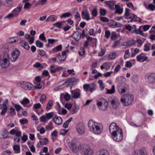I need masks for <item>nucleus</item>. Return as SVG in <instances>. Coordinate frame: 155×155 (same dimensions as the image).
I'll return each mask as SVG.
<instances>
[{"instance_id": "nucleus-1", "label": "nucleus", "mask_w": 155, "mask_h": 155, "mask_svg": "<svg viewBox=\"0 0 155 155\" xmlns=\"http://www.w3.org/2000/svg\"><path fill=\"white\" fill-rule=\"evenodd\" d=\"M111 137L115 141L119 142L123 138V133L121 129L117 124L113 122L109 127Z\"/></svg>"}, {"instance_id": "nucleus-2", "label": "nucleus", "mask_w": 155, "mask_h": 155, "mask_svg": "<svg viewBox=\"0 0 155 155\" xmlns=\"http://www.w3.org/2000/svg\"><path fill=\"white\" fill-rule=\"evenodd\" d=\"M89 128L91 131L95 134H99L102 131L100 124L92 120H89L88 123Z\"/></svg>"}, {"instance_id": "nucleus-3", "label": "nucleus", "mask_w": 155, "mask_h": 155, "mask_svg": "<svg viewBox=\"0 0 155 155\" xmlns=\"http://www.w3.org/2000/svg\"><path fill=\"white\" fill-rule=\"evenodd\" d=\"M134 100L133 96L131 94H125L121 98V101L126 106L130 105Z\"/></svg>"}, {"instance_id": "nucleus-4", "label": "nucleus", "mask_w": 155, "mask_h": 155, "mask_svg": "<svg viewBox=\"0 0 155 155\" xmlns=\"http://www.w3.org/2000/svg\"><path fill=\"white\" fill-rule=\"evenodd\" d=\"M76 129L79 135H82L85 133V130L84 126L82 123L78 124L76 127Z\"/></svg>"}, {"instance_id": "nucleus-5", "label": "nucleus", "mask_w": 155, "mask_h": 155, "mask_svg": "<svg viewBox=\"0 0 155 155\" xmlns=\"http://www.w3.org/2000/svg\"><path fill=\"white\" fill-rule=\"evenodd\" d=\"M20 54V51L18 49H13L11 54L12 57L11 58V61L12 62L15 61Z\"/></svg>"}, {"instance_id": "nucleus-6", "label": "nucleus", "mask_w": 155, "mask_h": 155, "mask_svg": "<svg viewBox=\"0 0 155 155\" xmlns=\"http://www.w3.org/2000/svg\"><path fill=\"white\" fill-rule=\"evenodd\" d=\"M5 55L7 57V58H4L2 59L1 57L0 59V64L2 68H4L7 67L9 65V63L7 58H8V54H6Z\"/></svg>"}, {"instance_id": "nucleus-7", "label": "nucleus", "mask_w": 155, "mask_h": 155, "mask_svg": "<svg viewBox=\"0 0 155 155\" xmlns=\"http://www.w3.org/2000/svg\"><path fill=\"white\" fill-rule=\"evenodd\" d=\"M54 114V112L46 113L45 115H43L40 117L41 120L43 122H46L51 118Z\"/></svg>"}, {"instance_id": "nucleus-8", "label": "nucleus", "mask_w": 155, "mask_h": 155, "mask_svg": "<svg viewBox=\"0 0 155 155\" xmlns=\"http://www.w3.org/2000/svg\"><path fill=\"white\" fill-rule=\"evenodd\" d=\"M126 84L124 83H122L120 84L118 87V89L119 93L121 94H123L126 91L127 87Z\"/></svg>"}, {"instance_id": "nucleus-9", "label": "nucleus", "mask_w": 155, "mask_h": 155, "mask_svg": "<svg viewBox=\"0 0 155 155\" xmlns=\"http://www.w3.org/2000/svg\"><path fill=\"white\" fill-rule=\"evenodd\" d=\"M69 51L68 50H66L62 52L61 55L59 53L57 54V56L60 61H64L66 58V53H68Z\"/></svg>"}, {"instance_id": "nucleus-10", "label": "nucleus", "mask_w": 155, "mask_h": 155, "mask_svg": "<svg viewBox=\"0 0 155 155\" xmlns=\"http://www.w3.org/2000/svg\"><path fill=\"white\" fill-rule=\"evenodd\" d=\"M21 87L26 90H32L34 85L28 82H25L21 85Z\"/></svg>"}, {"instance_id": "nucleus-11", "label": "nucleus", "mask_w": 155, "mask_h": 155, "mask_svg": "<svg viewBox=\"0 0 155 155\" xmlns=\"http://www.w3.org/2000/svg\"><path fill=\"white\" fill-rule=\"evenodd\" d=\"M137 61L139 62H143L144 61H148L149 59L148 57L145 56L141 55V54H139L137 56Z\"/></svg>"}, {"instance_id": "nucleus-12", "label": "nucleus", "mask_w": 155, "mask_h": 155, "mask_svg": "<svg viewBox=\"0 0 155 155\" xmlns=\"http://www.w3.org/2000/svg\"><path fill=\"white\" fill-rule=\"evenodd\" d=\"M100 101L97 102V105L100 107L102 105V104L105 107H107L108 106V103L106 99L103 98H101L100 99Z\"/></svg>"}, {"instance_id": "nucleus-13", "label": "nucleus", "mask_w": 155, "mask_h": 155, "mask_svg": "<svg viewBox=\"0 0 155 155\" xmlns=\"http://www.w3.org/2000/svg\"><path fill=\"white\" fill-rule=\"evenodd\" d=\"M71 37L73 38L76 41H78L81 38L80 32L78 31H74Z\"/></svg>"}, {"instance_id": "nucleus-14", "label": "nucleus", "mask_w": 155, "mask_h": 155, "mask_svg": "<svg viewBox=\"0 0 155 155\" xmlns=\"http://www.w3.org/2000/svg\"><path fill=\"white\" fill-rule=\"evenodd\" d=\"M82 18L88 21L90 19L89 13L86 10H83L82 12Z\"/></svg>"}, {"instance_id": "nucleus-15", "label": "nucleus", "mask_w": 155, "mask_h": 155, "mask_svg": "<svg viewBox=\"0 0 155 155\" xmlns=\"http://www.w3.org/2000/svg\"><path fill=\"white\" fill-rule=\"evenodd\" d=\"M83 88L86 91H90L91 92H92L95 89L94 87H91L90 84H84L83 85Z\"/></svg>"}, {"instance_id": "nucleus-16", "label": "nucleus", "mask_w": 155, "mask_h": 155, "mask_svg": "<svg viewBox=\"0 0 155 155\" xmlns=\"http://www.w3.org/2000/svg\"><path fill=\"white\" fill-rule=\"evenodd\" d=\"M54 66L53 65H51L50 68L51 69L50 71V72L51 74L54 73L58 71H60L63 69V68L61 67L58 66L57 67L54 68Z\"/></svg>"}, {"instance_id": "nucleus-17", "label": "nucleus", "mask_w": 155, "mask_h": 155, "mask_svg": "<svg viewBox=\"0 0 155 155\" xmlns=\"http://www.w3.org/2000/svg\"><path fill=\"white\" fill-rule=\"evenodd\" d=\"M53 120L54 122L58 125H60L62 123V118L60 117H58L57 115H55Z\"/></svg>"}, {"instance_id": "nucleus-18", "label": "nucleus", "mask_w": 155, "mask_h": 155, "mask_svg": "<svg viewBox=\"0 0 155 155\" xmlns=\"http://www.w3.org/2000/svg\"><path fill=\"white\" fill-rule=\"evenodd\" d=\"M110 103L111 105L113 106H119L120 102L119 100L117 98L115 97L110 101Z\"/></svg>"}, {"instance_id": "nucleus-19", "label": "nucleus", "mask_w": 155, "mask_h": 155, "mask_svg": "<svg viewBox=\"0 0 155 155\" xmlns=\"http://www.w3.org/2000/svg\"><path fill=\"white\" fill-rule=\"evenodd\" d=\"M70 111V114H73L76 113L79 109V107H65Z\"/></svg>"}, {"instance_id": "nucleus-20", "label": "nucleus", "mask_w": 155, "mask_h": 155, "mask_svg": "<svg viewBox=\"0 0 155 155\" xmlns=\"http://www.w3.org/2000/svg\"><path fill=\"white\" fill-rule=\"evenodd\" d=\"M19 44L20 46L27 50H29L30 48V46L28 43L24 41H21Z\"/></svg>"}, {"instance_id": "nucleus-21", "label": "nucleus", "mask_w": 155, "mask_h": 155, "mask_svg": "<svg viewBox=\"0 0 155 155\" xmlns=\"http://www.w3.org/2000/svg\"><path fill=\"white\" fill-rule=\"evenodd\" d=\"M148 78L150 83H152L155 82V74L152 73L148 77Z\"/></svg>"}, {"instance_id": "nucleus-22", "label": "nucleus", "mask_w": 155, "mask_h": 155, "mask_svg": "<svg viewBox=\"0 0 155 155\" xmlns=\"http://www.w3.org/2000/svg\"><path fill=\"white\" fill-rule=\"evenodd\" d=\"M71 92H72V94L74 97L75 98H78L81 95L80 91L78 90V91H71Z\"/></svg>"}, {"instance_id": "nucleus-23", "label": "nucleus", "mask_w": 155, "mask_h": 155, "mask_svg": "<svg viewBox=\"0 0 155 155\" xmlns=\"http://www.w3.org/2000/svg\"><path fill=\"white\" fill-rule=\"evenodd\" d=\"M97 155H109V153L106 150H101L97 152Z\"/></svg>"}, {"instance_id": "nucleus-24", "label": "nucleus", "mask_w": 155, "mask_h": 155, "mask_svg": "<svg viewBox=\"0 0 155 155\" xmlns=\"http://www.w3.org/2000/svg\"><path fill=\"white\" fill-rule=\"evenodd\" d=\"M126 43L127 46L129 47L134 45L136 43V41L134 39L132 38L130 39Z\"/></svg>"}, {"instance_id": "nucleus-25", "label": "nucleus", "mask_w": 155, "mask_h": 155, "mask_svg": "<svg viewBox=\"0 0 155 155\" xmlns=\"http://www.w3.org/2000/svg\"><path fill=\"white\" fill-rule=\"evenodd\" d=\"M105 3L109 6V8L111 10L113 9L114 4V1H106Z\"/></svg>"}, {"instance_id": "nucleus-26", "label": "nucleus", "mask_w": 155, "mask_h": 155, "mask_svg": "<svg viewBox=\"0 0 155 155\" xmlns=\"http://www.w3.org/2000/svg\"><path fill=\"white\" fill-rule=\"evenodd\" d=\"M21 133L20 131H17L16 133V137L15 138L14 140L16 141L17 139H18L17 142L18 143L20 141L21 138Z\"/></svg>"}, {"instance_id": "nucleus-27", "label": "nucleus", "mask_w": 155, "mask_h": 155, "mask_svg": "<svg viewBox=\"0 0 155 155\" xmlns=\"http://www.w3.org/2000/svg\"><path fill=\"white\" fill-rule=\"evenodd\" d=\"M129 10L130 9L128 8H126L125 9L124 15L126 19L131 18V14H130Z\"/></svg>"}, {"instance_id": "nucleus-28", "label": "nucleus", "mask_w": 155, "mask_h": 155, "mask_svg": "<svg viewBox=\"0 0 155 155\" xmlns=\"http://www.w3.org/2000/svg\"><path fill=\"white\" fill-rule=\"evenodd\" d=\"M84 153V155H93V151L89 148L86 149Z\"/></svg>"}, {"instance_id": "nucleus-29", "label": "nucleus", "mask_w": 155, "mask_h": 155, "mask_svg": "<svg viewBox=\"0 0 155 155\" xmlns=\"http://www.w3.org/2000/svg\"><path fill=\"white\" fill-rule=\"evenodd\" d=\"M77 81L76 78H68L65 81V83H72L74 82H77Z\"/></svg>"}, {"instance_id": "nucleus-30", "label": "nucleus", "mask_w": 155, "mask_h": 155, "mask_svg": "<svg viewBox=\"0 0 155 155\" xmlns=\"http://www.w3.org/2000/svg\"><path fill=\"white\" fill-rule=\"evenodd\" d=\"M18 38L17 37H13L10 38L8 40V42L10 43H12L18 42Z\"/></svg>"}, {"instance_id": "nucleus-31", "label": "nucleus", "mask_w": 155, "mask_h": 155, "mask_svg": "<svg viewBox=\"0 0 155 155\" xmlns=\"http://www.w3.org/2000/svg\"><path fill=\"white\" fill-rule=\"evenodd\" d=\"M115 86L114 85L112 86L110 90H107L106 92L107 94H112L115 93Z\"/></svg>"}, {"instance_id": "nucleus-32", "label": "nucleus", "mask_w": 155, "mask_h": 155, "mask_svg": "<svg viewBox=\"0 0 155 155\" xmlns=\"http://www.w3.org/2000/svg\"><path fill=\"white\" fill-rule=\"evenodd\" d=\"M75 144L73 141H71L69 143V147L72 150L73 152H74L75 150H74V148L75 147Z\"/></svg>"}, {"instance_id": "nucleus-33", "label": "nucleus", "mask_w": 155, "mask_h": 155, "mask_svg": "<svg viewBox=\"0 0 155 155\" xmlns=\"http://www.w3.org/2000/svg\"><path fill=\"white\" fill-rule=\"evenodd\" d=\"M62 48V46L61 45H58L55 48L52 49V51L54 52H56V51H61Z\"/></svg>"}, {"instance_id": "nucleus-34", "label": "nucleus", "mask_w": 155, "mask_h": 155, "mask_svg": "<svg viewBox=\"0 0 155 155\" xmlns=\"http://www.w3.org/2000/svg\"><path fill=\"white\" fill-rule=\"evenodd\" d=\"M116 53L114 51L110 53L108 55L109 58L110 60L114 59L116 57Z\"/></svg>"}, {"instance_id": "nucleus-35", "label": "nucleus", "mask_w": 155, "mask_h": 155, "mask_svg": "<svg viewBox=\"0 0 155 155\" xmlns=\"http://www.w3.org/2000/svg\"><path fill=\"white\" fill-rule=\"evenodd\" d=\"M144 151L143 150H139L135 151L134 155H145Z\"/></svg>"}, {"instance_id": "nucleus-36", "label": "nucleus", "mask_w": 155, "mask_h": 155, "mask_svg": "<svg viewBox=\"0 0 155 155\" xmlns=\"http://www.w3.org/2000/svg\"><path fill=\"white\" fill-rule=\"evenodd\" d=\"M133 32L136 33L137 34H139L143 36L144 35V33L140 28L135 29V30H133Z\"/></svg>"}, {"instance_id": "nucleus-37", "label": "nucleus", "mask_w": 155, "mask_h": 155, "mask_svg": "<svg viewBox=\"0 0 155 155\" xmlns=\"http://www.w3.org/2000/svg\"><path fill=\"white\" fill-rule=\"evenodd\" d=\"M132 80L134 83H137L139 81V77L137 75H134L132 78Z\"/></svg>"}, {"instance_id": "nucleus-38", "label": "nucleus", "mask_w": 155, "mask_h": 155, "mask_svg": "<svg viewBox=\"0 0 155 155\" xmlns=\"http://www.w3.org/2000/svg\"><path fill=\"white\" fill-rule=\"evenodd\" d=\"M29 100L27 98H25L23 99L21 101V104L23 105L24 106L26 104H28L29 103Z\"/></svg>"}, {"instance_id": "nucleus-39", "label": "nucleus", "mask_w": 155, "mask_h": 155, "mask_svg": "<svg viewBox=\"0 0 155 155\" xmlns=\"http://www.w3.org/2000/svg\"><path fill=\"white\" fill-rule=\"evenodd\" d=\"M85 53V50L84 48H81L79 51V54L80 56H83Z\"/></svg>"}, {"instance_id": "nucleus-40", "label": "nucleus", "mask_w": 155, "mask_h": 155, "mask_svg": "<svg viewBox=\"0 0 155 155\" xmlns=\"http://www.w3.org/2000/svg\"><path fill=\"white\" fill-rule=\"evenodd\" d=\"M46 130H50L53 128V127L51 122H50L48 125L45 127Z\"/></svg>"}, {"instance_id": "nucleus-41", "label": "nucleus", "mask_w": 155, "mask_h": 155, "mask_svg": "<svg viewBox=\"0 0 155 155\" xmlns=\"http://www.w3.org/2000/svg\"><path fill=\"white\" fill-rule=\"evenodd\" d=\"M64 21H62L61 22H57L53 24V25L59 28H61L62 27V24L63 23H64Z\"/></svg>"}, {"instance_id": "nucleus-42", "label": "nucleus", "mask_w": 155, "mask_h": 155, "mask_svg": "<svg viewBox=\"0 0 155 155\" xmlns=\"http://www.w3.org/2000/svg\"><path fill=\"white\" fill-rule=\"evenodd\" d=\"M36 45L39 48H42L43 45V43L40 41L38 40H37L36 41Z\"/></svg>"}, {"instance_id": "nucleus-43", "label": "nucleus", "mask_w": 155, "mask_h": 155, "mask_svg": "<svg viewBox=\"0 0 155 155\" xmlns=\"http://www.w3.org/2000/svg\"><path fill=\"white\" fill-rule=\"evenodd\" d=\"M117 38L116 32H112L111 33V35L110 38L112 40H114Z\"/></svg>"}, {"instance_id": "nucleus-44", "label": "nucleus", "mask_w": 155, "mask_h": 155, "mask_svg": "<svg viewBox=\"0 0 155 155\" xmlns=\"http://www.w3.org/2000/svg\"><path fill=\"white\" fill-rule=\"evenodd\" d=\"M39 38L43 41H46V38L45 36L44 33H42L39 36Z\"/></svg>"}, {"instance_id": "nucleus-45", "label": "nucleus", "mask_w": 155, "mask_h": 155, "mask_svg": "<svg viewBox=\"0 0 155 155\" xmlns=\"http://www.w3.org/2000/svg\"><path fill=\"white\" fill-rule=\"evenodd\" d=\"M8 132L7 130L4 129L3 130V134H2V138L4 139L7 137Z\"/></svg>"}, {"instance_id": "nucleus-46", "label": "nucleus", "mask_w": 155, "mask_h": 155, "mask_svg": "<svg viewBox=\"0 0 155 155\" xmlns=\"http://www.w3.org/2000/svg\"><path fill=\"white\" fill-rule=\"evenodd\" d=\"M40 107H34L35 111L38 114L43 111V110L42 109L40 108Z\"/></svg>"}, {"instance_id": "nucleus-47", "label": "nucleus", "mask_w": 155, "mask_h": 155, "mask_svg": "<svg viewBox=\"0 0 155 155\" xmlns=\"http://www.w3.org/2000/svg\"><path fill=\"white\" fill-rule=\"evenodd\" d=\"M71 13L67 12L61 15L60 16V18H66L67 17H69L70 16Z\"/></svg>"}, {"instance_id": "nucleus-48", "label": "nucleus", "mask_w": 155, "mask_h": 155, "mask_svg": "<svg viewBox=\"0 0 155 155\" xmlns=\"http://www.w3.org/2000/svg\"><path fill=\"white\" fill-rule=\"evenodd\" d=\"M104 65V66L105 69L107 70L109 69L110 67V66L109 63L108 62H105L103 64Z\"/></svg>"}, {"instance_id": "nucleus-49", "label": "nucleus", "mask_w": 155, "mask_h": 155, "mask_svg": "<svg viewBox=\"0 0 155 155\" xmlns=\"http://www.w3.org/2000/svg\"><path fill=\"white\" fill-rule=\"evenodd\" d=\"M50 18V21L52 22H54L56 20L57 17L54 15H51L49 16Z\"/></svg>"}, {"instance_id": "nucleus-50", "label": "nucleus", "mask_w": 155, "mask_h": 155, "mask_svg": "<svg viewBox=\"0 0 155 155\" xmlns=\"http://www.w3.org/2000/svg\"><path fill=\"white\" fill-rule=\"evenodd\" d=\"M97 11L96 8H94L92 10V15L93 16H96L97 15Z\"/></svg>"}, {"instance_id": "nucleus-51", "label": "nucleus", "mask_w": 155, "mask_h": 155, "mask_svg": "<svg viewBox=\"0 0 155 155\" xmlns=\"http://www.w3.org/2000/svg\"><path fill=\"white\" fill-rule=\"evenodd\" d=\"M46 100V97L45 94H43L41 95L40 99V101L42 103H45Z\"/></svg>"}, {"instance_id": "nucleus-52", "label": "nucleus", "mask_w": 155, "mask_h": 155, "mask_svg": "<svg viewBox=\"0 0 155 155\" xmlns=\"http://www.w3.org/2000/svg\"><path fill=\"white\" fill-rule=\"evenodd\" d=\"M100 20L104 22H108L109 21V19L106 17H102L100 18Z\"/></svg>"}, {"instance_id": "nucleus-53", "label": "nucleus", "mask_w": 155, "mask_h": 155, "mask_svg": "<svg viewBox=\"0 0 155 155\" xmlns=\"http://www.w3.org/2000/svg\"><path fill=\"white\" fill-rule=\"evenodd\" d=\"M33 66L35 68H42L41 64L39 62H36L34 65Z\"/></svg>"}, {"instance_id": "nucleus-54", "label": "nucleus", "mask_w": 155, "mask_h": 155, "mask_svg": "<svg viewBox=\"0 0 155 155\" xmlns=\"http://www.w3.org/2000/svg\"><path fill=\"white\" fill-rule=\"evenodd\" d=\"M110 32L109 31H106L105 32V37L107 38H108L110 35Z\"/></svg>"}, {"instance_id": "nucleus-55", "label": "nucleus", "mask_w": 155, "mask_h": 155, "mask_svg": "<svg viewBox=\"0 0 155 155\" xmlns=\"http://www.w3.org/2000/svg\"><path fill=\"white\" fill-rule=\"evenodd\" d=\"M20 122L22 124H27L28 122V120L26 119H21L20 120Z\"/></svg>"}, {"instance_id": "nucleus-56", "label": "nucleus", "mask_w": 155, "mask_h": 155, "mask_svg": "<svg viewBox=\"0 0 155 155\" xmlns=\"http://www.w3.org/2000/svg\"><path fill=\"white\" fill-rule=\"evenodd\" d=\"M148 8H149L151 10L153 11L155 9V6L153 4H151L149 5L148 7L147 8L148 9Z\"/></svg>"}, {"instance_id": "nucleus-57", "label": "nucleus", "mask_w": 155, "mask_h": 155, "mask_svg": "<svg viewBox=\"0 0 155 155\" xmlns=\"http://www.w3.org/2000/svg\"><path fill=\"white\" fill-rule=\"evenodd\" d=\"M106 50L104 49H101V51L98 53V55L99 56H102L105 54Z\"/></svg>"}, {"instance_id": "nucleus-58", "label": "nucleus", "mask_w": 155, "mask_h": 155, "mask_svg": "<svg viewBox=\"0 0 155 155\" xmlns=\"http://www.w3.org/2000/svg\"><path fill=\"white\" fill-rule=\"evenodd\" d=\"M100 13L102 15H105L106 13L105 9L101 8L100 10Z\"/></svg>"}, {"instance_id": "nucleus-59", "label": "nucleus", "mask_w": 155, "mask_h": 155, "mask_svg": "<svg viewBox=\"0 0 155 155\" xmlns=\"http://www.w3.org/2000/svg\"><path fill=\"white\" fill-rule=\"evenodd\" d=\"M121 68L120 65V64H118L117 65L116 67H115L114 70V73H117L118 72L120 69Z\"/></svg>"}, {"instance_id": "nucleus-60", "label": "nucleus", "mask_w": 155, "mask_h": 155, "mask_svg": "<svg viewBox=\"0 0 155 155\" xmlns=\"http://www.w3.org/2000/svg\"><path fill=\"white\" fill-rule=\"evenodd\" d=\"M39 52V54L41 56H44L45 54V52L43 50L39 49L38 50Z\"/></svg>"}, {"instance_id": "nucleus-61", "label": "nucleus", "mask_w": 155, "mask_h": 155, "mask_svg": "<svg viewBox=\"0 0 155 155\" xmlns=\"http://www.w3.org/2000/svg\"><path fill=\"white\" fill-rule=\"evenodd\" d=\"M14 150L15 151H18L20 150V147L18 145H15L13 147Z\"/></svg>"}, {"instance_id": "nucleus-62", "label": "nucleus", "mask_w": 155, "mask_h": 155, "mask_svg": "<svg viewBox=\"0 0 155 155\" xmlns=\"http://www.w3.org/2000/svg\"><path fill=\"white\" fill-rule=\"evenodd\" d=\"M21 8L22 6H18L16 8H15L14 11L16 12H19L21 11Z\"/></svg>"}, {"instance_id": "nucleus-63", "label": "nucleus", "mask_w": 155, "mask_h": 155, "mask_svg": "<svg viewBox=\"0 0 155 155\" xmlns=\"http://www.w3.org/2000/svg\"><path fill=\"white\" fill-rule=\"evenodd\" d=\"M67 132L68 131L67 130L64 129H62L61 130L60 134L62 135H64L67 133Z\"/></svg>"}, {"instance_id": "nucleus-64", "label": "nucleus", "mask_w": 155, "mask_h": 155, "mask_svg": "<svg viewBox=\"0 0 155 155\" xmlns=\"http://www.w3.org/2000/svg\"><path fill=\"white\" fill-rule=\"evenodd\" d=\"M89 33L90 35H93L94 36L95 35L94 34V30L93 28H91L90 30Z\"/></svg>"}]
</instances>
